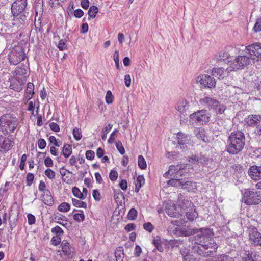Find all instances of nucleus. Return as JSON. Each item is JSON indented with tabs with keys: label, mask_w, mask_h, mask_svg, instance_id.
Here are the masks:
<instances>
[{
	"label": "nucleus",
	"mask_w": 261,
	"mask_h": 261,
	"mask_svg": "<svg viewBox=\"0 0 261 261\" xmlns=\"http://www.w3.org/2000/svg\"><path fill=\"white\" fill-rule=\"evenodd\" d=\"M245 136L240 130L232 132L229 135L226 146V151L231 154H236L243 149L245 144Z\"/></svg>",
	"instance_id": "f257e3e1"
},
{
	"label": "nucleus",
	"mask_w": 261,
	"mask_h": 261,
	"mask_svg": "<svg viewBox=\"0 0 261 261\" xmlns=\"http://www.w3.org/2000/svg\"><path fill=\"white\" fill-rule=\"evenodd\" d=\"M42 200L44 203L47 205L51 206L54 204V199L51 195L49 190H47L44 192L42 197Z\"/></svg>",
	"instance_id": "4be33fe9"
},
{
	"label": "nucleus",
	"mask_w": 261,
	"mask_h": 261,
	"mask_svg": "<svg viewBox=\"0 0 261 261\" xmlns=\"http://www.w3.org/2000/svg\"><path fill=\"white\" fill-rule=\"evenodd\" d=\"M62 153L65 158L69 157L72 153L71 146L68 144H65L63 147Z\"/></svg>",
	"instance_id": "473e14b6"
},
{
	"label": "nucleus",
	"mask_w": 261,
	"mask_h": 261,
	"mask_svg": "<svg viewBox=\"0 0 261 261\" xmlns=\"http://www.w3.org/2000/svg\"><path fill=\"white\" fill-rule=\"evenodd\" d=\"M113 59L116 64L117 69H120L119 56L118 50H116L113 55Z\"/></svg>",
	"instance_id": "37998d69"
},
{
	"label": "nucleus",
	"mask_w": 261,
	"mask_h": 261,
	"mask_svg": "<svg viewBox=\"0 0 261 261\" xmlns=\"http://www.w3.org/2000/svg\"><path fill=\"white\" fill-rule=\"evenodd\" d=\"M62 251L64 254L68 256H72L74 252V249L72 248L69 243L66 240H63L61 244Z\"/></svg>",
	"instance_id": "aec40b11"
},
{
	"label": "nucleus",
	"mask_w": 261,
	"mask_h": 261,
	"mask_svg": "<svg viewBox=\"0 0 261 261\" xmlns=\"http://www.w3.org/2000/svg\"><path fill=\"white\" fill-rule=\"evenodd\" d=\"M245 53L248 54L250 57H253V61L256 58L257 60H261V43H254L246 46Z\"/></svg>",
	"instance_id": "0eeeda50"
},
{
	"label": "nucleus",
	"mask_w": 261,
	"mask_h": 261,
	"mask_svg": "<svg viewBox=\"0 0 261 261\" xmlns=\"http://www.w3.org/2000/svg\"><path fill=\"white\" fill-rule=\"evenodd\" d=\"M27 160V155L25 154H24L22 155L21 158V162L19 165V168L20 170H22L24 169L25 163Z\"/></svg>",
	"instance_id": "052dcab7"
},
{
	"label": "nucleus",
	"mask_w": 261,
	"mask_h": 261,
	"mask_svg": "<svg viewBox=\"0 0 261 261\" xmlns=\"http://www.w3.org/2000/svg\"><path fill=\"white\" fill-rule=\"evenodd\" d=\"M116 261H123L124 258L123 248L122 247H118L115 252Z\"/></svg>",
	"instance_id": "cd10ccee"
},
{
	"label": "nucleus",
	"mask_w": 261,
	"mask_h": 261,
	"mask_svg": "<svg viewBox=\"0 0 261 261\" xmlns=\"http://www.w3.org/2000/svg\"><path fill=\"white\" fill-rule=\"evenodd\" d=\"M70 206L66 202H63L58 206V210L60 212H67L69 211Z\"/></svg>",
	"instance_id": "58836bf2"
},
{
	"label": "nucleus",
	"mask_w": 261,
	"mask_h": 261,
	"mask_svg": "<svg viewBox=\"0 0 261 261\" xmlns=\"http://www.w3.org/2000/svg\"><path fill=\"white\" fill-rule=\"evenodd\" d=\"M201 246L203 248L204 251H206V253H210V255H213L214 252H216L218 248L217 244L212 236L205 242H203Z\"/></svg>",
	"instance_id": "ddd939ff"
},
{
	"label": "nucleus",
	"mask_w": 261,
	"mask_h": 261,
	"mask_svg": "<svg viewBox=\"0 0 261 261\" xmlns=\"http://www.w3.org/2000/svg\"><path fill=\"white\" fill-rule=\"evenodd\" d=\"M143 227L145 230L150 232H151L153 229V227L150 222L145 223L143 225Z\"/></svg>",
	"instance_id": "0e129e2a"
},
{
	"label": "nucleus",
	"mask_w": 261,
	"mask_h": 261,
	"mask_svg": "<svg viewBox=\"0 0 261 261\" xmlns=\"http://www.w3.org/2000/svg\"><path fill=\"white\" fill-rule=\"evenodd\" d=\"M200 244L195 243L192 246V252L197 256H201L204 257H207L210 256V253H206V251L203 250L200 247Z\"/></svg>",
	"instance_id": "f3484780"
},
{
	"label": "nucleus",
	"mask_w": 261,
	"mask_h": 261,
	"mask_svg": "<svg viewBox=\"0 0 261 261\" xmlns=\"http://www.w3.org/2000/svg\"><path fill=\"white\" fill-rule=\"evenodd\" d=\"M25 81L26 80L24 78H21L20 79H17V78H16L12 82L10 87L11 89L16 91L19 92L22 90Z\"/></svg>",
	"instance_id": "dca6fc26"
},
{
	"label": "nucleus",
	"mask_w": 261,
	"mask_h": 261,
	"mask_svg": "<svg viewBox=\"0 0 261 261\" xmlns=\"http://www.w3.org/2000/svg\"><path fill=\"white\" fill-rule=\"evenodd\" d=\"M189 105L186 100L182 99L177 103L176 109L180 113H184L188 109Z\"/></svg>",
	"instance_id": "b1692460"
},
{
	"label": "nucleus",
	"mask_w": 261,
	"mask_h": 261,
	"mask_svg": "<svg viewBox=\"0 0 261 261\" xmlns=\"http://www.w3.org/2000/svg\"><path fill=\"white\" fill-rule=\"evenodd\" d=\"M50 128L55 132H59L60 131V127L58 124L55 122H51L49 125Z\"/></svg>",
	"instance_id": "bf43d9fd"
},
{
	"label": "nucleus",
	"mask_w": 261,
	"mask_h": 261,
	"mask_svg": "<svg viewBox=\"0 0 261 261\" xmlns=\"http://www.w3.org/2000/svg\"><path fill=\"white\" fill-rule=\"evenodd\" d=\"M13 145V142L12 141L0 135V149L9 150Z\"/></svg>",
	"instance_id": "a211bd4d"
},
{
	"label": "nucleus",
	"mask_w": 261,
	"mask_h": 261,
	"mask_svg": "<svg viewBox=\"0 0 261 261\" xmlns=\"http://www.w3.org/2000/svg\"><path fill=\"white\" fill-rule=\"evenodd\" d=\"M212 75L219 79H223L225 77L224 69L223 68H214L212 71Z\"/></svg>",
	"instance_id": "393cba45"
},
{
	"label": "nucleus",
	"mask_w": 261,
	"mask_h": 261,
	"mask_svg": "<svg viewBox=\"0 0 261 261\" xmlns=\"http://www.w3.org/2000/svg\"><path fill=\"white\" fill-rule=\"evenodd\" d=\"M114 97L111 91L109 90L107 91L106 96V102L108 104H111L113 101Z\"/></svg>",
	"instance_id": "a18cd8bd"
},
{
	"label": "nucleus",
	"mask_w": 261,
	"mask_h": 261,
	"mask_svg": "<svg viewBox=\"0 0 261 261\" xmlns=\"http://www.w3.org/2000/svg\"><path fill=\"white\" fill-rule=\"evenodd\" d=\"M230 55L226 51H220L216 55L215 58L216 61H226L230 57Z\"/></svg>",
	"instance_id": "7c9ffc66"
},
{
	"label": "nucleus",
	"mask_w": 261,
	"mask_h": 261,
	"mask_svg": "<svg viewBox=\"0 0 261 261\" xmlns=\"http://www.w3.org/2000/svg\"><path fill=\"white\" fill-rule=\"evenodd\" d=\"M167 183L168 185L173 187L181 186V185L182 184V178L174 177L167 181Z\"/></svg>",
	"instance_id": "c756f323"
},
{
	"label": "nucleus",
	"mask_w": 261,
	"mask_h": 261,
	"mask_svg": "<svg viewBox=\"0 0 261 261\" xmlns=\"http://www.w3.org/2000/svg\"><path fill=\"white\" fill-rule=\"evenodd\" d=\"M34 175L32 173H28L27 175V185L30 186L34 180Z\"/></svg>",
	"instance_id": "338daca9"
},
{
	"label": "nucleus",
	"mask_w": 261,
	"mask_h": 261,
	"mask_svg": "<svg viewBox=\"0 0 261 261\" xmlns=\"http://www.w3.org/2000/svg\"><path fill=\"white\" fill-rule=\"evenodd\" d=\"M66 42V41L65 39H61L60 40L58 45V47L60 50H64L67 48Z\"/></svg>",
	"instance_id": "8fccbe9b"
},
{
	"label": "nucleus",
	"mask_w": 261,
	"mask_h": 261,
	"mask_svg": "<svg viewBox=\"0 0 261 261\" xmlns=\"http://www.w3.org/2000/svg\"><path fill=\"white\" fill-rule=\"evenodd\" d=\"M138 164L141 169H145L147 167L146 161L142 155L138 157Z\"/></svg>",
	"instance_id": "c9c22d12"
},
{
	"label": "nucleus",
	"mask_w": 261,
	"mask_h": 261,
	"mask_svg": "<svg viewBox=\"0 0 261 261\" xmlns=\"http://www.w3.org/2000/svg\"><path fill=\"white\" fill-rule=\"evenodd\" d=\"M248 174L254 180L261 179V167L256 165L251 166L248 170Z\"/></svg>",
	"instance_id": "4468645a"
},
{
	"label": "nucleus",
	"mask_w": 261,
	"mask_h": 261,
	"mask_svg": "<svg viewBox=\"0 0 261 261\" xmlns=\"http://www.w3.org/2000/svg\"><path fill=\"white\" fill-rule=\"evenodd\" d=\"M84 218L85 216L83 213H77L73 215V219L79 222L83 221Z\"/></svg>",
	"instance_id": "603ef678"
},
{
	"label": "nucleus",
	"mask_w": 261,
	"mask_h": 261,
	"mask_svg": "<svg viewBox=\"0 0 261 261\" xmlns=\"http://www.w3.org/2000/svg\"><path fill=\"white\" fill-rule=\"evenodd\" d=\"M194 133L196 137L200 140L202 141L203 142H205V130L204 129H201L200 128H196L194 130Z\"/></svg>",
	"instance_id": "bb28decb"
},
{
	"label": "nucleus",
	"mask_w": 261,
	"mask_h": 261,
	"mask_svg": "<svg viewBox=\"0 0 261 261\" xmlns=\"http://www.w3.org/2000/svg\"><path fill=\"white\" fill-rule=\"evenodd\" d=\"M38 144L39 148L41 149H43L45 147L46 142L44 139L41 138L38 140Z\"/></svg>",
	"instance_id": "680f3d73"
},
{
	"label": "nucleus",
	"mask_w": 261,
	"mask_h": 261,
	"mask_svg": "<svg viewBox=\"0 0 261 261\" xmlns=\"http://www.w3.org/2000/svg\"><path fill=\"white\" fill-rule=\"evenodd\" d=\"M25 55L21 50L17 51L13 50L9 55V62L14 65H16L22 60H24Z\"/></svg>",
	"instance_id": "f8f14e48"
},
{
	"label": "nucleus",
	"mask_w": 261,
	"mask_h": 261,
	"mask_svg": "<svg viewBox=\"0 0 261 261\" xmlns=\"http://www.w3.org/2000/svg\"><path fill=\"white\" fill-rule=\"evenodd\" d=\"M92 196L96 201H99L101 199L100 193L96 189L93 191Z\"/></svg>",
	"instance_id": "13d9d810"
},
{
	"label": "nucleus",
	"mask_w": 261,
	"mask_h": 261,
	"mask_svg": "<svg viewBox=\"0 0 261 261\" xmlns=\"http://www.w3.org/2000/svg\"><path fill=\"white\" fill-rule=\"evenodd\" d=\"M178 144L179 145H186L190 144L191 137L190 136L183 133H178L177 134ZM184 148L185 146L183 147Z\"/></svg>",
	"instance_id": "412c9836"
},
{
	"label": "nucleus",
	"mask_w": 261,
	"mask_h": 261,
	"mask_svg": "<svg viewBox=\"0 0 261 261\" xmlns=\"http://www.w3.org/2000/svg\"><path fill=\"white\" fill-rule=\"evenodd\" d=\"M72 193L74 196L80 199H85V195H84V193H82L79 189L76 187L72 188Z\"/></svg>",
	"instance_id": "72a5a7b5"
},
{
	"label": "nucleus",
	"mask_w": 261,
	"mask_h": 261,
	"mask_svg": "<svg viewBox=\"0 0 261 261\" xmlns=\"http://www.w3.org/2000/svg\"><path fill=\"white\" fill-rule=\"evenodd\" d=\"M197 81L199 82L200 85L204 88L212 89L216 86V82L215 79L213 77L207 74L198 76L197 78Z\"/></svg>",
	"instance_id": "1a4fd4ad"
},
{
	"label": "nucleus",
	"mask_w": 261,
	"mask_h": 261,
	"mask_svg": "<svg viewBox=\"0 0 261 261\" xmlns=\"http://www.w3.org/2000/svg\"><path fill=\"white\" fill-rule=\"evenodd\" d=\"M61 242V239L60 237L59 236L53 237L51 240V242L52 244L54 246L58 245L59 244H60Z\"/></svg>",
	"instance_id": "5fc2aeb1"
},
{
	"label": "nucleus",
	"mask_w": 261,
	"mask_h": 261,
	"mask_svg": "<svg viewBox=\"0 0 261 261\" xmlns=\"http://www.w3.org/2000/svg\"><path fill=\"white\" fill-rule=\"evenodd\" d=\"M72 204L74 206L77 207H82L86 208L87 207V204L85 202L76 199H72Z\"/></svg>",
	"instance_id": "f704fd0d"
},
{
	"label": "nucleus",
	"mask_w": 261,
	"mask_h": 261,
	"mask_svg": "<svg viewBox=\"0 0 261 261\" xmlns=\"http://www.w3.org/2000/svg\"><path fill=\"white\" fill-rule=\"evenodd\" d=\"M253 57H250L248 54L243 53L237 56L233 61L230 62V66L226 69L228 72L232 71L243 69L245 67L251 65L253 62Z\"/></svg>",
	"instance_id": "f03ea898"
},
{
	"label": "nucleus",
	"mask_w": 261,
	"mask_h": 261,
	"mask_svg": "<svg viewBox=\"0 0 261 261\" xmlns=\"http://www.w3.org/2000/svg\"><path fill=\"white\" fill-rule=\"evenodd\" d=\"M51 232L56 234V236L61 237L63 234V230L62 229L59 227V226H56V227L53 228L51 229Z\"/></svg>",
	"instance_id": "a19ab883"
},
{
	"label": "nucleus",
	"mask_w": 261,
	"mask_h": 261,
	"mask_svg": "<svg viewBox=\"0 0 261 261\" xmlns=\"http://www.w3.org/2000/svg\"><path fill=\"white\" fill-rule=\"evenodd\" d=\"M186 167V164H179L176 166L173 165L170 166L169 170L171 172V176L174 177L175 176L174 174H178L180 170L184 169Z\"/></svg>",
	"instance_id": "5701e85b"
},
{
	"label": "nucleus",
	"mask_w": 261,
	"mask_h": 261,
	"mask_svg": "<svg viewBox=\"0 0 261 261\" xmlns=\"http://www.w3.org/2000/svg\"><path fill=\"white\" fill-rule=\"evenodd\" d=\"M242 261H257L256 256L253 253L246 252L242 257Z\"/></svg>",
	"instance_id": "c85d7f7f"
},
{
	"label": "nucleus",
	"mask_w": 261,
	"mask_h": 261,
	"mask_svg": "<svg viewBox=\"0 0 261 261\" xmlns=\"http://www.w3.org/2000/svg\"><path fill=\"white\" fill-rule=\"evenodd\" d=\"M180 252L183 256L184 261H195V259L192 257L191 255L189 253H185L182 250L180 251Z\"/></svg>",
	"instance_id": "de8ad7c7"
},
{
	"label": "nucleus",
	"mask_w": 261,
	"mask_h": 261,
	"mask_svg": "<svg viewBox=\"0 0 261 261\" xmlns=\"http://www.w3.org/2000/svg\"><path fill=\"white\" fill-rule=\"evenodd\" d=\"M253 30L256 32L261 31V17L256 20Z\"/></svg>",
	"instance_id": "3c124183"
},
{
	"label": "nucleus",
	"mask_w": 261,
	"mask_h": 261,
	"mask_svg": "<svg viewBox=\"0 0 261 261\" xmlns=\"http://www.w3.org/2000/svg\"><path fill=\"white\" fill-rule=\"evenodd\" d=\"M165 212L171 217L178 218L179 216V213L176 211L175 206L171 203L167 204L165 206Z\"/></svg>",
	"instance_id": "6ab92c4d"
},
{
	"label": "nucleus",
	"mask_w": 261,
	"mask_h": 261,
	"mask_svg": "<svg viewBox=\"0 0 261 261\" xmlns=\"http://www.w3.org/2000/svg\"><path fill=\"white\" fill-rule=\"evenodd\" d=\"M245 122L249 126H255L261 122L260 115H249L245 119Z\"/></svg>",
	"instance_id": "2eb2a0df"
},
{
	"label": "nucleus",
	"mask_w": 261,
	"mask_h": 261,
	"mask_svg": "<svg viewBox=\"0 0 261 261\" xmlns=\"http://www.w3.org/2000/svg\"><path fill=\"white\" fill-rule=\"evenodd\" d=\"M44 164L47 167H51L53 166V162L50 157H46L44 160Z\"/></svg>",
	"instance_id": "69168bd1"
},
{
	"label": "nucleus",
	"mask_w": 261,
	"mask_h": 261,
	"mask_svg": "<svg viewBox=\"0 0 261 261\" xmlns=\"http://www.w3.org/2000/svg\"><path fill=\"white\" fill-rule=\"evenodd\" d=\"M145 183V179L143 175H139L135 181V192H138L140 189Z\"/></svg>",
	"instance_id": "a878e982"
},
{
	"label": "nucleus",
	"mask_w": 261,
	"mask_h": 261,
	"mask_svg": "<svg viewBox=\"0 0 261 261\" xmlns=\"http://www.w3.org/2000/svg\"><path fill=\"white\" fill-rule=\"evenodd\" d=\"M182 184L181 187L182 189H187L189 191L194 189L196 186L195 183L191 181H186L182 178Z\"/></svg>",
	"instance_id": "2f4dec72"
},
{
	"label": "nucleus",
	"mask_w": 261,
	"mask_h": 261,
	"mask_svg": "<svg viewBox=\"0 0 261 261\" xmlns=\"http://www.w3.org/2000/svg\"><path fill=\"white\" fill-rule=\"evenodd\" d=\"M243 201L247 205H256L261 202V192L246 189L243 194Z\"/></svg>",
	"instance_id": "39448f33"
},
{
	"label": "nucleus",
	"mask_w": 261,
	"mask_h": 261,
	"mask_svg": "<svg viewBox=\"0 0 261 261\" xmlns=\"http://www.w3.org/2000/svg\"><path fill=\"white\" fill-rule=\"evenodd\" d=\"M113 125L111 124H109L108 125L104 128L103 129V135L101 136L102 139L103 141H105L107 138V134L109 133V132L112 128Z\"/></svg>",
	"instance_id": "79ce46f5"
},
{
	"label": "nucleus",
	"mask_w": 261,
	"mask_h": 261,
	"mask_svg": "<svg viewBox=\"0 0 261 261\" xmlns=\"http://www.w3.org/2000/svg\"><path fill=\"white\" fill-rule=\"evenodd\" d=\"M197 233L195 236L190 237L189 240L200 244L201 246L202 242H205L211 236V231L206 229H201L197 231Z\"/></svg>",
	"instance_id": "6e6552de"
},
{
	"label": "nucleus",
	"mask_w": 261,
	"mask_h": 261,
	"mask_svg": "<svg viewBox=\"0 0 261 261\" xmlns=\"http://www.w3.org/2000/svg\"><path fill=\"white\" fill-rule=\"evenodd\" d=\"M17 125V118L9 114L0 117V128L4 135L13 133Z\"/></svg>",
	"instance_id": "7ed1b4c3"
},
{
	"label": "nucleus",
	"mask_w": 261,
	"mask_h": 261,
	"mask_svg": "<svg viewBox=\"0 0 261 261\" xmlns=\"http://www.w3.org/2000/svg\"><path fill=\"white\" fill-rule=\"evenodd\" d=\"M137 216V212L134 208H132L128 212V218L129 220H135Z\"/></svg>",
	"instance_id": "c03bdc74"
},
{
	"label": "nucleus",
	"mask_w": 261,
	"mask_h": 261,
	"mask_svg": "<svg viewBox=\"0 0 261 261\" xmlns=\"http://www.w3.org/2000/svg\"><path fill=\"white\" fill-rule=\"evenodd\" d=\"M44 173L45 175L50 179H54L55 177V172L49 168L46 169Z\"/></svg>",
	"instance_id": "49530a36"
},
{
	"label": "nucleus",
	"mask_w": 261,
	"mask_h": 261,
	"mask_svg": "<svg viewBox=\"0 0 261 261\" xmlns=\"http://www.w3.org/2000/svg\"><path fill=\"white\" fill-rule=\"evenodd\" d=\"M217 261H234L233 258L225 254L219 256Z\"/></svg>",
	"instance_id": "09e8293b"
},
{
	"label": "nucleus",
	"mask_w": 261,
	"mask_h": 261,
	"mask_svg": "<svg viewBox=\"0 0 261 261\" xmlns=\"http://www.w3.org/2000/svg\"><path fill=\"white\" fill-rule=\"evenodd\" d=\"M28 223L30 225H32L35 223V217L34 215L31 214H29L27 215Z\"/></svg>",
	"instance_id": "774afa93"
},
{
	"label": "nucleus",
	"mask_w": 261,
	"mask_h": 261,
	"mask_svg": "<svg viewBox=\"0 0 261 261\" xmlns=\"http://www.w3.org/2000/svg\"><path fill=\"white\" fill-rule=\"evenodd\" d=\"M15 73L16 75H24L27 73L26 66L24 65L21 66L20 67H17L15 70Z\"/></svg>",
	"instance_id": "4c0bfd02"
},
{
	"label": "nucleus",
	"mask_w": 261,
	"mask_h": 261,
	"mask_svg": "<svg viewBox=\"0 0 261 261\" xmlns=\"http://www.w3.org/2000/svg\"><path fill=\"white\" fill-rule=\"evenodd\" d=\"M109 177L112 181H115L118 178V173L116 171L112 170L109 173Z\"/></svg>",
	"instance_id": "864d4df0"
},
{
	"label": "nucleus",
	"mask_w": 261,
	"mask_h": 261,
	"mask_svg": "<svg viewBox=\"0 0 261 261\" xmlns=\"http://www.w3.org/2000/svg\"><path fill=\"white\" fill-rule=\"evenodd\" d=\"M211 114L206 110H202L193 113L190 115V119L200 124H205L210 121Z\"/></svg>",
	"instance_id": "423d86ee"
},
{
	"label": "nucleus",
	"mask_w": 261,
	"mask_h": 261,
	"mask_svg": "<svg viewBox=\"0 0 261 261\" xmlns=\"http://www.w3.org/2000/svg\"><path fill=\"white\" fill-rule=\"evenodd\" d=\"M27 5V0H16L12 5L11 11L14 16L23 12Z\"/></svg>",
	"instance_id": "9b49d317"
},
{
	"label": "nucleus",
	"mask_w": 261,
	"mask_h": 261,
	"mask_svg": "<svg viewBox=\"0 0 261 261\" xmlns=\"http://www.w3.org/2000/svg\"><path fill=\"white\" fill-rule=\"evenodd\" d=\"M98 12V8L95 6H92L90 7L88 11V15L90 18H94L95 17Z\"/></svg>",
	"instance_id": "e433bc0d"
},
{
	"label": "nucleus",
	"mask_w": 261,
	"mask_h": 261,
	"mask_svg": "<svg viewBox=\"0 0 261 261\" xmlns=\"http://www.w3.org/2000/svg\"><path fill=\"white\" fill-rule=\"evenodd\" d=\"M201 105L207 106L208 108L213 109L217 114H222L226 109V106L221 104L216 99L209 96H205L199 100Z\"/></svg>",
	"instance_id": "20e7f679"
},
{
	"label": "nucleus",
	"mask_w": 261,
	"mask_h": 261,
	"mask_svg": "<svg viewBox=\"0 0 261 261\" xmlns=\"http://www.w3.org/2000/svg\"><path fill=\"white\" fill-rule=\"evenodd\" d=\"M73 136L76 140H80L82 137L81 129L77 127L74 128L73 130Z\"/></svg>",
	"instance_id": "ea45409f"
},
{
	"label": "nucleus",
	"mask_w": 261,
	"mask_h": 261,
	"mask_svg": "<svg viewBox=\"0 0 261 261\" xmlns=\"http://www.w3.org/2000/svg\"><path fill=\"white\" fill-rule=\"evenodd\" d=\"M249 240L252 244L261 246V233L255 227H250L248 229Z\"/></svg>",
	"instance_id": "9d476101"
},
{
	"label": "nucleus",
	"mask_w": 261,
	"mask_h": 261,
	"mask_svg": "<svg viewBox=\"0 0 261 261\" xmlns=\"http://www.w3.org/2000/svg\"><path fill=\"white\" fill-rule=\"evenodd\" d=\"M116 146L121 154L123 155L125 153L124 148L122 146V144L120 141L116 142Z\"/></svg>",
	"instance_id": "6e6d98bb"
},
{
	"label": "nucleus",
	"mask_w": 261,
	"mask_h": 261,
	"mask_svg": "<svg viewBox=\"0 0 261 261\" xmlns=\"http://www.w3.org/2000/svg\"><path fill=\"white\" fill-rule=\"evenodd\" d=\"M34 84L31 82L28 83L27 84L26 92L34 94Z\"/></svg>",
	"instance_id": "e2e57ef3"
},
{
	"label": "nucleus",
	"mask_w": 261,
	"mask_h": 261,
	"mask_svg": "<svg viewBox=\"0 0 261 261\" xmlns=\"http://www.w3.org/2000/svg\"><path fill=\"white\" fill-rule=\"evenodd\" d=\"M49 141L51 143H54L55 146L59 147L61 145V142L57 141V139L55 136H51L49 138Z\"/></svg>",
	"instance_id": "4d7b16f0"
}]
</instances>
